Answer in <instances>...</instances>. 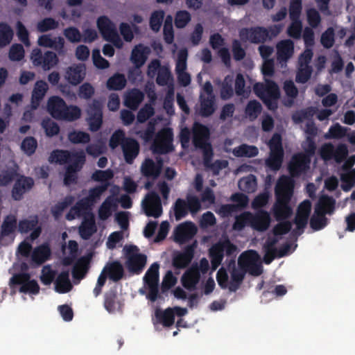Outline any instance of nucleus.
<instances>
[{"mask_svg": "<svg viewBox=\"0 0 355 355\" xmlns=\"http://www.w3.org/2000/svg\"><path fill=\"white\" fill-rule=\"evenodd\" d=\"M294 53V44L290 40H285L277 44V58L283 66L293 56Z\"/></svg>", "mask_w": 355, "mask_h": 355, "instance_id": "obj_27", "label": "nucleus"}, {"mask_svg": "<svg viewBox=\"0 0 355 355\" xmlns=\"http://www.w3.org/2000/svg\"><path fill=\"white\" fill-rule=\"evenodd\" d=\"M73 200L74 198L73 196H67L62 201L55 204L51 209V213L53 216L55 218H58L59 216H60L63 211L73 203Z\"/></svg>", "mask_w": 355, "mask_h": 355, "instance_id": "obj_49", "label": "nucleus"}, {"mask_svg": "<svg viewBox=\"0 0 355 355\" xmlns=\"http://www.w3.org/2000/svg\"><path fill=\"white\" fill-rule=\"evenodd\" d=\"M251 212L244 211L235 217L232 228L236 231L243 230L245 226H250Z\"/></svg>", "mask_w": 355, "mask_h": 355, "instance_id": "obj_46", "label": "nucleus"}, {"mask_svg": "<svg viewBox=\"0 0 355 355\" xmlns=\"http://www.w3.org/2000/svg\"><path fill=\"white\" fill-rule=\"evenodd\" d=\"M196 241L187 245L182 251L174 252L172 257V265L176 270L186 268L194 257Z\"/></svg>", "mask_w": 355, "mask_h": 355, "instance_id": "obj_10", "label": "nucleus"}, {"mask_svg": "<svg viewBox=\"0 0 355 355\" xmlns=\"http://www.w3.org/2000/svg\"><path fill=\"white\" fill-rule=\"evenodd\" d=\"M97 27L105 40L111 42L118 49L123 46V42L118 35L115 25L108 17H100L97 20Z\"/></svg>", "mask_w": 355, "mask_h": 355, "instance_id": "obj_6", "label": "nucleus"}, {"mask_svg": "<svg viewBox=\"0 0 355 355\" xmlns=\"http://www.w3.org/2000/svg\"><path fill=\"white\" fill-rule=\"evenodd\" d=\"M157 159V163H155L151 159H146L142 164L141 171L144 176L146 178H157L162 170V157H155Z\"/></svg>", "mask_w": 355, "mask_h": 355, "instance_id": "obj_25", "label": "nucleus"}, {"mask_svg": "<svg viewBox=\"0 0 355 355\" xmlns=\"http://www.w3.org/2000/svg\"><path fill=\"white\" fill-rule=\"evenodd\" d=\"M336 208V200L332 196L323 195L320 196L315 204L314 211L324 215H332Z\"/></svg>", "mask_w": 355, "mask_h": 355, "instance_id": "obj_31", "label": "nucleus"}, {"mask_svg": "<svg viewBox=\"0 0 355 355\" xmlns=\"http://www.w3.org/2000/svg\"><path fill=\"white\" fill-rule=\"evenodd\" d=\"M103 270L107 277L114 282L121 280L124 275L123 267L119 261L107 263Z\"/></svg>", "mask_w": 355, "mask_h": 355, "instance_id": "obj_32", "label": "nucleus"}, {"mask_svg": "<svg viewBox=\"0 0 355 355\" xmlns=\"http://www.w3.org/2000/svg\"><path fill=\"white\" fill-rule=\"evenodd\" d=\"M328 218L326 217V215H324L320 213H316L314 211L313 214L310 218V227L314 231H319L324 228L328 224Z\"/></svg>", "mask_w": 355, "mask_h": 355, "instance_id": "obj_45", "label": "nucleus"}, {"mask_svg": "<svg viewBox=\"0 0 355 355\" xmlns=\"http://www.w3.org/2000/svg\"><path fill=\"white\" fill-rule=\"evenodd\" d=\"M233 81L232 76H227L225 77L224 82L222 84L220 95L223 99H227L230 98L233 94V89L232 87V83Z\"/></svg>", "mask_w": 355, "mask_h": 355, "instance_id": "obj_61", "label": "nucleus"}, {"mask_svg": "<svg viewBox=\"0 0 355 355\" xmlns=\"http://www.w3.org/2000/svg\"><path fill=\"white\" fill-rule=\"evenodd\" d=\"M139 250L137 246H130L127 251L128 254L127 267L128 270L134 273L139 274L141 272L146 263V256L144 254H132V252H137Z\"/></svg>", "mask_w": 355, "mask_h": 355, "instance_id": "obj_15", "label": "nucleus"}, {"mask_svg": "<svg viewBox=\"0 0 355 355\" xmlns=\"http://www.w3.org/2000/svg\"><path fill=\"white\" fill-rule=\"evenodd\" d=\"M230 200L236 203L234 205L237 206V211H239L245 209L248 206L249 198L245 193L236 192L231 196Z\"/></svg>", "mask_w": 355, "mask_h": 355, "instance_id": "obj_58", "label": "nucleus"}, {"mask_svg": "<svg viewBox=\"0 0 355 355\" xmlns=\"http://www.w3.org/2000/svg\"><path fill=\"white\" fill-rule=\"evenodd\" d=\"M117 300V293L114 290H110L104 295V306L109 313L114 312Z\"/></svg>", "mask_w": 355, "mask_h": 355, "instance_id": "obj_52", "label": "nucleus"}, {"mask_svg": "<svg viewBox=\"0 0 355 355\" xmlns=\"http://www.w3.org/2000/svg\"><path fill=\"white\" fill-rule=\"evenodd\" d=\"M197 227L192 222H184L179 225L174 230V241L184 244L196 234Z\"/></svg>", "mask_w": 355, "mask_h": 355, "instance_id": "obj_16", "label": "nucleus"}, {"mask_svg": "<svg viewBox=\"0 0 355 355\" xmlns=\"http://www.w3.org/2000/svg\"><path fill=\"white\" fill-rule=\"evenodd\" d=\"M93 205L85 197L79 200L75 205H73L76 211L80 214V216L85 217L87 213L92 212V206Z\"/></svg>", "mask_w": 355, "mask_h": 355, "instance_id": "obj_59", "label": "nucleus"}, {"mask_svg": "<svg viewBox=\"0 0 355 355\" xmlns=\"http://www.w3.org/2000/svg\"><path fill=\"white\" fill-rule=\"evenodd\" d=\"M164 17L163 10L154 11L150 18V26L153 31L157 32L162 24Z\"/></svg>", "mask_w": 355, "mask_h": 355, "instance_id": "obj_57", "label": "nucleus"}, {"mask_svg": "<svg viewBox=\"0 0 355 355\" xmlns=\"http://www.w3.org/2000/svg\"><path fill=\"white\" fill-rule=\"evenodd\" d=\"M341 187L344 191H349L355 184V169L340 175Z\"/></svg>", "mask_w": 355, "mask_h": 355, "instance_id": "obj_55", "label": "nucleus"}, {"mask_svg": "<svg viewBox=\"0 0 355 355\" xmlns=\"http://www.w3.org/2000/svg\"><path fill=\"white\" fill-rule=\"evenodd\" d=\"M209 130L207 127L195 123L193 128V142L196 148L202 150L204 155H211V147L208 142Z\"/></svg>", "mask_w": 355, "mask_h": 355, "instance_id": "obj_9", "label": "nucleus"}, {"mask_svg": "<svg viewBox=\"0 0 355 355\" xmlns=\"http://www.w3.org/2000/svg\"><path fill=\"white\" fill-rule=\"evenodd\" d=\"M72 285L69 279V270L62 271L55 281V290L59 293H66L70 291Z\"/></svg>", "mask_w": 355, "mask_h": 355, "instance_id": "obj_33", "label": "nucleus"}, {"mask_svg": "<svg viewBox=\"0 0 355 355\" xmlns=\"http://www.w3.org/2000/svg\"><path fill=\"white\" fill-rule=\"evenodd\" d=\"M262 72L265 77L271 76L274 71V62L272 60L264 59ZM266 85L257 83L254 87L256 94L262 99L270 110H275L277 106L279 97V90L277 85L272 81L265 78Z\"/></svg>", "mask_w": 355, "mask_h": 355, "instance_id": "obj_2", "label": "nucleus"}, {"mask_svg": "<svg viewBox=\"0 0 355 355\" xmlns=\"http://www.w3.org/2000/svg\"><path fill=\"white\" fill-rule=\"evenodd\" d=\"M291 157L292 159L288 164V169L292 177H298L309 169L311 157Z\"/></svg>", "mask_w": 355, "mask_h": 355, "instance_id": "obj_23", "label": "nucleus"}, {"mask_svg": "<svg viewBox=\"0 0 355 355\" xmlns=\"http://www.w3.org/2000/svg\"><path fill=\"white\" fill-rule=\"evenodd\" d=\"M51 255V249L48 245L42 244L35 248L31 254V260L37 265L44 263Z\"/></svg>", "mask_w": 355, "mask_h": 355, "instance_id": "obj_35", "label": "nucleus"}, {"mask_svg": "<svg viewBox=\"0 0 355 355\" xmlns=\"http://www.w3.org/2000/svg\"><path fill=\"white\" fill-rule=\"evenodd\" d=\"M85 74L84 64H73L67 69L64 78L71 85H76L85 78Z\"/></svg>", "mask_w": 355, "mask_h": 355, "instance_id": "obj_29", "label": "nucleus"}, {"mask_svg": "<svg viewBox=\"0 0 355 355\" xmlns=\"http://www.w3.org/2000/svg\"><path fill=\"white\" fill-rule=\"evenodd\" d=\"M209 42L214 49L218 50V55L225 64L229 66L230 55L228 49L223 46L225 42L221 35L218 33L214 34L210 37Z\"/></svg>", "mask_w": 355, "mask_h": 355, "instance_id": "obj_30", "label": "nucleus"}, {"mask_svg": "<svg viewBox=\"0 0 355 355\" xmlns=\"http://www.w3.org/2000/svg\"><path fill=\"white\" fill-rule=\"evenodd\" d=\"M47 90L48 85L46 83L40 80L35 83L33 91L31 101V105L34 110L37 107L40 101L43 98Z\"/></svg>", "mask_w": 355, "mask_h": 355, "instance_id": "obj_38", "label": "nucleus"}, {"mask_svg": "<svg viewBox=\"0 0 355 355\" xmlns=\"http://www.w3.org/2000/svg\"><path fill=\"white\" fill-rule=\"evenodd\" d=\"M187 51L182 49L179 51L176 61L175 71L179 83L182 86H187L191 82L190 75L186 71Z\"/></svg>", "mask_w": 355, "mask_h": 355, "instance_id": "obj_18", "label": "nucleus"}, {"mask_svg": "<svg viewBox=\"0 0 355 355\" xmlns=\"http://www.w3.org/2000/svg\"><path fill=\"white\" fill-rule=\"evenodd\" d=\"M279 223L273 227V234L275 236L284 235L288 233L292 228V223L288 220L278 221Z\"/></svg>", "mask_w": 355, "mask_h": 355, "instance_id": "obj_64", "label": "nucleus"}, {"mask_svg": "<svg viewBox=\"0 0 355 355\" xmlns=\"http://www.w3.org/2000/svg\"><path fill=\"white\" fill-rule=\"evenodd\" d=\"M270 149V155H282V146L281 143V137L278 134H275L268 143Z\"/></svg>", "mask_w": 355, "mask_h": 355, "instance_id": "obj_60", "label": "nucleus"}, {"mask_svg": "<svg viewBox=\"0 0 355 355\" xmlns=\"http://www.w3.org/2000/svg\"><path fill=\"white\" fill-rule=\"evenodd\" d=\"M97 232V227L95 220L94 214L92 212H88L78 227L80 236L84 240H88Z\"/></svg>", "mask_w": 355, "mask_h": 355, "instance_id": "obj_22", "label": "nucleus"}, {"mask_svg": "<svg viewBox=\"0 0 355 355\" xmlns=\"http://www.w3.org/2000/svg\"><path fill=\"white\" fill-rule=\"evenodd\" d=\"M121 144L124 150V155H137L139 145L135 140H125L124 133L121 130L116 131L112 136L110 141L111 148H114Z\"/></svg>", "mask_w": 355, "mask_h": 355, "instance_id": "obj_12", "label": "nucleus"}, {"mask_svg": "<svg viewBox=\"0 0 355 355\" xmlns=\"http://www.w3.org/2000/svg\"><path fill=\"white\" fill-rule=\"evenodd\" d=\"M13 36V32L11 28L5 24H0V47L8 44Z\"/></svg>", "mask_w": 355, "mask_h": 355, "instance_id": "obj_54", "label": "nucleus"}, {"mask_svg": "<svg viewBox=\"0 0 355 355\" xmlns=\"http://www.w3.org/2000/svg\"><path fill=\"white\" fill-rule=\"evenodd\" d=\"M144 214L148 217L159 218L162 214L160 197L155 191H150L142 201Z\"/></svg>", "mask_w": 355, "mask_h": 355, "instance_id": "obj_11", "label": "nucleus"}, {"mask_svg": "<svg viewBox=\"0 0 355 355\" xmlns=\"http://www.w3.org/2000/svg\"><path fill=\"white\" fill-rule=\"evenodd\" d=\"M250 220V227L253 230L264 232L268 229L271 218L267 211L259 209L255 214L251 213Z\"/></svg>", "mask_w": 355, "mask_h": 355, "instance_id": "obj_21", "label": "nucleus"}, {"mask_svg": "<svg viewBox=\"0 0 355 355\" xmlns=\"http://www.w3.org/2000/svg\"><path fill=\"white\" fill-rule=\"evenodd\" d=\"M101 105L98 102H94L87 110V121L92 131L98 130L102 124Z\"/></svg>", "mask_w": 355, "mask_h": 355, "instance_id": "obj_26", "label": "nucleus"}, {"mask_svg": "<svg viewBox=\"0 0 355 355\" xmlns=\"http://www.w3.org/2000/svg\"><path fill=\"white\" fill-rule=\"evenodd\" d=\"M173 209L176 220H181L188 214L187 202L182 198H178L174 204Z\"/></svg>", "mask_w": 355, "mask_h": 355, "instance_id": "obj_53", "label": "nucleus"}, {"mask_svg": "<svg viewBox=\"0 0 355 355\" xmlns=\"http://www.w3.org/2000/svg\"><path fill=\"white\" fill-rule=\"evenodd\" d=\"M58 59L55 53L48 51L44 55L42 63V67L44 70H49L58 64Z\"/></svg>", "mask_w": 355, "mask_h": 355, "instance_id": "obj_63", "label": "nucleus"}, {"mask_svg": "<svg viewBox=\"0 0 355 355\" xmlns=\"http://www.w3.org/2000/svg\"><path fill=\"white\" fill-rule=\"evenodd\" d=\"M290 249V245L286 243L279 248L278 251L264 250L263 262L266 264H270L277 257H283L287 254Z\"/></svg>", "mask_w": 355, "mask_h": 355, "instance_id": "obj_43", "label": "nucleus"}, {"mask_svg": "<svg viewBox=\"0 0 355 355\" xmlns=\"http://www.w3.org/2000/svg\"><path fill=\"white\" fill-rule=\"evenodd\" d=\"M64 39L61 37H51L49 35H44L39 37L38 44L42 46L53 48L55 50L62 49L64 46Z\"/></svg>", "mask_w": 355, "mask_h": 355, "instance_id": "obj_36", "label": "nucleus"}, {"mask_svg": "<svg viewBox=\"0 0 355 355\" xmlns=\"http://www.w3.org/2000/svg\"><path fill=\"white\" fill-rule=\"evenodd\" d=\"M155 318L158 322L164 327H171L175 322V313L172 308H167L164 311L156 309Z\"/></svg>", "mask_w": 355, "mask_h": 355, "instance_id": "obj_37", "label": "nucleus"}, {"mask_svg": "<svg viewBox=\"0 0 355 355\" xmlns=\"http://www.w3.org/2000/svg\"><path fill=\"white\" fill-rule=\"evenodd\" d=\"M28 192L25 187V176L21 175L15 181L12 189V197L15 200H21L24 195Z\"/></svg>", "mask_w": 355, "mask_h": 355, "instance_id": "obj_42", "label": "nucleus"}, {"mask_svg": "<svg viewBox=\"0 0 355 355\" xmlns=\"http://www.w3.org/2000/svg\"><path fill=\"white\" fill-rule=\"evenodd\" d=\"M200 279L198 263L193 264L182 275L181 283L184 288L192 291L196 289V286Z\"/></svg>", "mask_w": 355, "mask_h": 355, "instance_id": "obj_20", "label": "nucleus"}, {"mask_svg": "<svg viewBox=\"0 0 355 355\" xmlns=\"http://www.w3.org/2000/svg\"><path fill=\"white\" fill-rule=\"evenodd\" d=\"M256 186L257 180L252 175L243 178L239 182V189L247 192L253 191Z\"/></svg>", "mask_w": 355, "mask_h": 355, "instance_id": "obj_56", "label": "nucleus"}, {"mask_svg": "<svg viewBox=\"0 0 355 355\" xmlns=\"http://www.w3.org/2000/svg\"><path fill=\"white\" fill-rule=\"evenodd\" d=\"M147 74L150 78L157 75V83L162 86L167 85L170 98L174 96L173 79L167 66H161L158 60H153L148 64Z\"/></svg>", "mask_w": 355, "mask_h": 355, "instance_id": "obj_4", "label": "nucleus"}, {"mask_svg": "<svg viewBox=\"0 0 355 355\" xmlns=\"http://www.w3.org/2000/svg\"><path fill=\"white\" fill-rule=\"evenodd\" d=\"M311 211V202L309 200H305L298 205L294 223L297 229L301 230L299 234L302 233L304 228L306 226Z\"/></svg>", "mask_w": 355, "mask_h": 355, "instance_id": "obj_19", "label": "nucleus"}, {"mask_svg": "<svg viewBox=\"0 0 355 355\" xmlns=\"http://www.w3.org/2000/svg\"><path fill=\"white\" fill-rule=\"evenodd\" d=\"M268 36L266 30L262 28L242 29L240 31L241 40L243 42L258 43L264 41Z\"/></svg>", "mask_w": 355, "mask_h": 355, "instance_id": "obj_28", "label": "nucleus"}, {"mask_svg": "<svg viewBox=\"0 0 355 355\" xmlns=\"http://www.w3.org/2000/svg\"><path fill=\"white\" fill-rule=\"evenodd\" d=\"M173 133L170 128H164L157 135L153 143L155 153H168L172 150Z\"/></svg>", "mask_w": 355, "mask_h": 355, "instance_id": "obj_13", "label": "nucleus"}, {"mask_svg": "<svg viewBox=\"0 0 355 355\" xmlns=\"http://www.w3.org/2000/svg\"><path fill=\"white\" fill-rule=\"evenodd\" d=\"M10 287L20 286L19 291L23 293L37 295L40 292V286L35 279H31V275L27 272H19L14 274L10 279Z\"/></svg>", "mask_w": 355, "mask_h": 355, "instance_id": "obj_7", "label": "nucleus"}, {"mask_svg": "<svg viewBox=\"0 0 355 355\" xmlns=\"http://www.w3.org/2000/svg\"><path fill=\"white\" fill-rule=\"evenodd\" d=\"M293 181L287 176L281 177L275 188V202L271 208V212L277 221L290 218L293 209L291 202L293 195Z\"/></svg>", "mask_w": 355, "mask_h": 355, "instance_id": "obj_1", "label": "nucleus"}, {"mask_svg": "<svg viewBox=\"0 0 355 355\" xmlns=\"http://www.w3.org/2000/svg\"><path fill=\"white\" fill-rule=\"evenodd\" d=\"M150 53V48L143 44L136 45L132 49L130 60L139 73V68L145 64Z\"/></svg>", "mask_w": 355, "mask_h": 355, "instance_id": "obj_24", "label": "nucleus"}, {"mask_svg": "<svg viewBox=\"0 0 355 355\" xmlns=\"http://www.w3.org/2000/svg\"><path fill=\"white\" fill-rule=\"evenodd\" d=\"M313 53L311 49H305L299 58V70L296 76V81L298 83L306 82L311 73V67L309 63L311 60Z\"/></svg>", "mask_w": 355, "mask_h": 355, "instance_id": "obj_17", "label": "nucleus"}, {"mask_svg": "<svg viewBox=\"0 0 355 355\" xmlns=\"http://www.w3.org/2000/svg\"><path fill=\"white\" fill-rule=\"evenodd\" d=\"M237 248L228 239L220 241L212 245L209 250V256L213 270H216L222 263L224 254L235 256Z\"/></svg>", "mask_w": 355, "mask_h": 355, "instance_id": "obj_5", "label": "nucleus"}, {"mask_svg": "<svg viewBox=\"0 0 355 355\" xmlns=\"http://www.w3.org/2000/svg\"><path fill=\"white\" fill-rule=\"evenodd\" d=\"M347 129L336 123L331 126L328 132L324 135L326 139H341L347 135Z\"/></svg>", "mask_w": 355, "mask_h": 355, "instance_id": "obj_51", "label": "nucleus"}, {"mask_svg": "<svg viewBox=\"0 0 355 355\" xmlns=\"http://www.w3.org/2000/svg\"><path fill=\"white\" fill-rule=\"evenodd\" d=\"M144 98V94L138 89H132L126 93L125 96V105L135 110L142 101Z\"/></svg>", "mask_w": 355, "mask_h": 355, "instance_id": "obj_40", "label": "nucleus"}, {"mask_svg": "<svg viewBox=\"0 0 355 355\" xmlns=\"http://www.w3.org/2000/svg\"><path fill=\"white\" fill-rule=\"evenodd\" d=\"M214 111V96L212 86L210 83H206L200 94V107L199 113L202 116H209Z\"/></svg>", "mask_w": 355, "mask_h": 355, "instance_id": "obj_14", "label": "nucleus"}, {"mask_svg": "<svg viewBox=\"0 0 355 355\" xmlns=\"http://www.w3.org/2000/svg\"><path fill=\"white\" fill-rule=\"evenodd\" d=\"M109 182L101 184L96 186L89 190V195L85 197L89 201L94 205L96 200L100 198L101 196L107 189Z\"/></svg>", "mask_w": 355, "mask_h": 355, "instance_id": "obj_50", "label": "nucleus"}, {"mask_svg": "<svg viewBox=\"0 0 355 355\" xmlns=\"http://www.w3.org/2000/svg\"><path fill=\"white\" fill-rule=\"evenodd\" d=\"M17 227V221L15 216L11 214L7 216L4 218L1 225L0 232V243L4 237L9 236L10 235L14 234Z\"/></svg>", "mask_w": 355, "mask_h": 355, "instance_id": "obj_34", "label": "nucleus"}, {"mask_svg": "<svg viewBox=\"0 0 355 355\" xmlns=\"http://www.w3.org/2000/svg\"><path fill=\"white\" fill-rule=\"evenodd\" d=\"M89 259L85 257H80L73 265L72 268V276L75 279L84 278L88 270Z\"/></svg>", "mask_w": 355, "mask_h": 355, "instance_id": "obj_39", "label": "nucleus"}, {"mask_svg": "<svg viewBox=\"0 0 355 355\" xmlns=\"http://www.w3.org/2000/svg\"><path fill=\"white\" fill-rule=\"evenodd\" d=\"M114 203L111 197L107 198L98 209V217L101 220H107L112 215Z\"/></svg>", "mask_w": 355, "mask_h": 355, "instance_id": "obj_48", "label": "nucleus"}, {"mask_svg": "<svg viewBox=\"0 0 355 355\" xmlns=\"http://www.w3.org/2000/svg\"><path fill=\"white\" fill-rule=\"evenodd\" d=\"M39 224L37 215H31L28 218L19 220L18 230L21 233H28L36 227Z\"/></svg>", "mask_w": 355, "mask_h": 355, "instance_id": "obj_41", "label": "nucleus"}, {"mask_svg": "<svg viewBox=\"0 0 355 355\" xmlns=\"http://www.w3.org/2000/svg\"><path fill=\"white\" fill-rule=\"evenodd\" d=\"M47 110L53 118L69 121H75L81 115V110L78 107L67 105L64 100L58 96L49 98Z\"/></svg>", "mask_w": 355, "mask_h": 355, "instance_id": "obj_3", "label": "nucleus"}, {"mask_svg": "<svg viewBox=\"0 0 355 355\" xmlns=\"http://www.w3.org/2000/svg\"><path fill=\"white\" fill-rule=\"evenodd\" d=\"M126 84V79L122 74H114L107 82V87L112 90H121Z\"/></svg>", "mask_w": 355, "mask_h": 355, "instance_id": "obj_47", "label": "nucleus"}, {"mask_svg": "<svg viewBox=\"0 0 355 355\" xmlns=\"http://www.w3.org/2000/svg\"><path fill=\"white\" fill-rule=\"evenodd\" d=\"M159 265L157 262L150 266L144 277L145 285L159 284Z\"/></svg>", "mask_w": 355, "mask_h": 355, "instance_id": "obj_44", "label": "nucleus"}, {"mask_svg": "<svg viewBox=\"0 0 355 355\" xmlns=\"http://www.w3.org/2000/svg\"><path fill=\"white\" fill-rule=\"evenodd\" d=\"M114 176V173L112 170L107 169L105 171L96 170L93 173L92 179L96 182H101L102 184L108 182L109 180H111Z\"/></svg>", "mask_w": 355, "mask_h": 355, "instance_id": "obj_62", "label": "nucleus"}, {"mask_svg": "<svg viewBox=\"0 0 355 355\" xmlns=\"http://www.w3.org/2000/svg\"><path fill=\"white\" fill-rule=\"evenodd\" d=\"M259 259L257 251L250 250L243 252L239 258V264L241 267L246 268L250 275L259 276L263 272L262 266L258 263Z\"/></svg>", "mask_w": 355, "mask_h": 355, "instance_id": "obj_8", "label": "nucleus"}]
</instances>
